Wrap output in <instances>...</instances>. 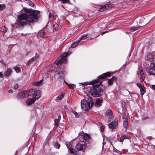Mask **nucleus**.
Here are the masks:
<instances>
[{"mask_svg":"<svg viewBox=\"0 0 155 155\" xmlns=\"http://www.w3.org/2000/svg\"><path fill=\"white\" fill-rule=\"evenodd\" d=\"M18 87V85L17 84H15L14 85V88L15 89H17Z\"/></svg>","mask_w":155,"mask_h":155,"instance_id":"nucleus-42","label":"nucleus"},{"mask_svg":"<svg viewBox=\"0 0 155 155\" xmlns=\"http://www.w3.org/2000/svg\"><path fill=\"white\" fill-rule=\"evenodd\" d=\"M14 69L15 71L17 73L20 72V68L17 66H15L14 67Z\"/></svg>","mask_w":155,"mask_h":155,"instance_id":"nucleus-35","label":"nucleus"},{"mask_svg":"<svg viewBox=\"0 0 155 155\" xmlns=\"http://www.w3.org/2000/svg\"><path fill=\"white\" fill-rule=\"evenodd\" d=\"M151 88L155 90V85H152L151 86Z\"/></svg>","mask_w":155,"mask_h":155,"instance_id":"nucleus-46","label":"nucleus"},{"mask_svg":"<svg viewBox=\"0 0 155 155\" xmlns=\"http://www.w3.org/2000/svg\"><path fill=\"white\" fill-rule=\"evenodd\" d=\"M34 59H34V57H33L31 59V60H30V61H33L34 60Z\"/></svg>","mask_w":155,"mask_h":155,"instance_id":"nucleus-47","label":"nucleus"},{"mask_svg":"<svg viewBox=\"0 0 155 155\" xmlns=\"http://www.w3.org/2000/svg\"><path fill=\"white\" fill-rule=\"evenodd\" d=\"M34 91L33 89H30L28 91H26L27 94H26V97H27L29 96H31V95H33V94H34V91Z\"/></svg>","mask_w":155,"mask_h":155,"instance_id":"nucleus-20","label":"nucleus"},{"mask_svg":"<svg viewBox=\"0 0 155 155\" xmlns=\"http://www.w3.org/2000/svg\"><path fill=\"white\" fill-rule=\"evenodd\" d=\"M64 81V82H66V81Z\"/></svg>","mask_w":155,"mask_h":155,"instance_id":"nucleus-56","label":"nucleus"},{"mask_svg":"<svg viewBox=\"0 0 155 155\" xmlns=\"http://www.w3.org/2000/svg\"><path fill=\"white\" fill-rule=\"evenodd\" d=\"M41 95V91L40 90H38L34 91L33 95V98L35 100L39 99Z\"/></svg>","mask_w":155,"mask_h":155,"instance_id":"nucleus-10","label":"nucleus"},{"mask_svg":"<svg viewBox=\"0 0 155 155\" xmlns=\"http://www.w3.org/2000/svg\"><path fill=\"white\" fill-rule=\"evenodd\" d=\"M72 112L73 113L74 115H75V117L76 118H78L79 117V115L78 114V113L72 110Z\"/></svg>","mask_w":155,"mask_h":155,"instance_id":"nucleus-37","label":"nucleus"},{"mask_svg":"<svg viewBox=\"0 0 155 155\" xmlns=\"http://www.w3.org/2000/svg\"><path fill=\"white\" fill-rule=\"evenodd\" d=\"M3 77V74L2 73V72H1L0 73V78H2Z\"/></svg>","mask_w":155,"mask_h":155,"instance_id":"nucleus-44","label":"nucleus"},{"mask_svg":"<svg viewBox=\"0 0 155 155\" xmlns=\"http://www.w3.org/2000/svg\"><path fill=\"white\" fill-rule=\"evenodd\" d=\"M137 85L140 89L141 95L143 96L146 92L145 88L144 86L140 83H137Z\"/></svg>","mask_w":155,"mask_h":155,"instance_id":"nucleus-11","label":"nucleus"},{"mask_svg":"<svg viewBox=\"0 0 155 155\" xmlns=\"http://www.w3.org/2000/svg\"><path fill=\"white\" fill-rule=\"evenodd\" d=\"M54 147L58 149H59L60 146V144L58 143V142L54 143Z\"/></svg>","mask_w":155,"mask_h":155,"instance_id":"nucleus-30","label":"nucleus"},{"mask_svg":"<svg viewBox=\"0 0 155 155\" xmlns=\"http://www.w3.org/2000/svg\"><path fill=\"white\" fill-rule=\"evenodd\" d=\"M59 27V25L58 24H55L53 26V30H54V29L56 30V29L58 28Z\"/></svg>","mask_w":155,"mask_h":155,"instance_id":"nucleus-36","label":"nucleus"},{"mask_svg":"<svg viewBox=\"0 0 155 155\" xmlns=\"http://www.w3.org/2000/svg\"><path fill=\"white\" fill-rule=\"evenodd\" d=\"M68 54V52L64 54L61 56L58 57L55 61V64L57 65L61 63L66 64L67 58Z\"/></svg>","mask_w":155,"mask_h":155,"instance_id":"nucleus-5","label":"nucleus"},{"mask_svg":"<svg viewBox=\"0 0 155 155\" xmlns=\"http://www.w3.org/2000/svg\"><path fill=\"white\" fill-rule=\"evenodd\" d=\"M127 114L126 112H124L123 113L122 117L123 120H127Z\"/></svg>","mask_w":155,"mask_h":155,"instance_id":"nucleus-25","label":"nucleus"},{"mask_svg":"<svg viewBox=\"0 0 155 155\" xmlns=\"http://www.w3.org/2000/svg\"><path fill=\"white\" fill-rule=\"evenodd\" d=\"M51 13H49V16H51Z\"/></svg>","mask_w":155,"mask_h":155,"instance_id":"nucleus-51","label":"nucleus"},{"mask_svg":"<svg viewBox=\"0 0 155 155\" xmlns=\"http://www.w3.org/2000/svg\"><path fill=\"white\" fill-rule=\"evenodd\" d=\"M123 136L124 139H129L130 138V136L129 135H125Z\"/></svg>","mask_w":155,"mask_h":155,"instance_id":"nucleus-39","label":"nucleus"},{"mask_svg":"<svg viewBox=\"0 0 155 155\" xmlns=\"http://www.w3.org/2000/svg\"><path fill=\"white\" fill-rule=\"evenodd\" d=\"M29 3V5L30 6H34L35 5L30 0H29L28 1Z\"/></svg>","mask_w":155,"mask_h":155,"instance_id":"nucleus-40","label":"nucleus"},{"mask_svg":"<svg viewBox=\"0 0 155 155\" xmlns=\"http://www.w3.org/2000/svg\"><path fill=\"white\" fill-rule=\"evenodd\" d=\"M12 73V70L10 68H8L4 72V75L6 76H8Z\"/></svg>","mask_w":155,"mask_h":155,"instance_id":"nucleus-21","label":"nucleus"},{"mask_svg":"<svg viewBox=\"0 0 155 155\" xmlns=\"http://www.w3.org/2000/svg\"><path fill=\"white\" fill-rule=\"evenodd\" d=\"M109 128L112 130L116 129L118 126V120L115 119L108 125Z\"/></svg>","mask_w":155,"mask_h":155,"instance_id":"nucleus-9","label":"nucleus"},{"mask_svg":"<svg viewBox=\"0 0 155 155\" xmlns=\"http://www.w3.org/2000/svg\"><path fill=\"white\" fill-rule=\"evenodd\" d=\"M123 124L125 127H127L128 125V120H123Z\"/></svg>","mask_w":155,"mask_h":155,"instance_id":"nucleus-29","label":"nucleus"},{"mask_svg":"<svg viewBox=\"0 0 155 155\" xmlns=\"http://www.w3.org/2000/svg\"><path fill=\"white\" fill-rule=\"evenodd\" d=\"M25 11L27 13H24L18 16L15 22L16 27L22 28L27 25L28 22L32 23L37 21L40 13L39 11H35L31 9H25Z\"/></svg>","mask_w":155,"mask_h":155,"instance_id":"nucleus-1","label":"nucleus"},{"mask_svg":"<svg viewBox=\"0 0 155 155\" xmlns=\"http://www.w3.org/2000/svg\"><path fill=\"white\" fill-rule=\"evenodd\" d=\"M6 6L5 4L2 5L0 4V10H2L5 8Z\"/></svg>","mask_w":155,"mask_h":155,"instance_id":"nucleus-33","label":"nucleus"},{"mask_svg":"<svg viewBox=\"0 0 155 155\" xmlns=\"http://www.w3.org/2000/svg\"><path fill=\"white\" fill-rule=\"evenodd\" d=\"M140 74L141 76L140 77V80L141 81H143L145 78V75L143 74V71H141Z\"/></svg>","mask_w":155,"mask_h":155,"instance_id":"nucleus-24","label":"nucleus"},{"mask_svg":"<svg viewBox=\"0 0 155 155\" xmlns=\"http://www.w3.org/2000/svg\"><path fill=\"white\" fill-rule=\"evenodd\" d=\"M61 116H58V119H55L54 120L55 124L57 126H58L59 125L58 122H59L60 120Z\"/></svg>","mask_w":155,"mask_h":155,"instance_id":"nucleus-28","label":"nucleus"},{"mask_svg":"<svg viewBox=\"0 0 155 155\" xmlns=\"http://www.w3.org/2000/svg\"><path fill=\"white\" fill-rule=\"evenodd\" d=\"M87 36V34H85L83 35L80 38V39L79 40L80 41L81 40L84 39Z\"/></svg>","mask_w":155,"mask_h":155,"instance_id":"nucleus-38","label":"nucleus"},{"mask_svg":"<svg viewBox=\"0 0 155 155\" xmlns=\"http://www.w3.org/2000/svg\"><path fill=\"white\" fill-rule=\"evenodd\" d=\"M80 42V41L78 40L77 41L74 42L71 45V47L72 48H74L77 47Z\"/></svg>","mask_w":155,"mask_h":155,"instance_id":"nucleus-22","label":"nucleus"},{"mask_svg":"<svg viewBox=\"0 0 155 155\" xmlns=\"http://www.w3.org/2000/svg\"><path fill=\"white\" fill-rule=\"evenodd\" d=\"M106 117L108 118L109 122H110L114 118L112 115V112L110 109L107 110L105 112Z\"/></svg>","mask_w":155,"mask_h":155,"instance_id":"nucleus-8","label":"nucleus"},{"mask_svg":"<svg viewBox=\"0 0 155 155\" xmlns=\"http://www.w3.org/2000/svg\"><path fill=\"white\" fill-rule=\"evenodd\" d=\"M108 32V31H105L103 32H102V33H101V35H103L104 34V33H106V32Z\"/></svg>","mask_w":155,"mask_h":155,"instance_id":"nucleus-48","label":"nucleus"},{"mask_svg":"<svg viewBox=\"0 0 155 155\" xmlns=\"http://www.w3.org/2000/svg\"><path fill=\"white\" fill-rule=\"evenodd\" d=\"M45 34V31L44 30H42L40 31L38 33V36L43 37L44 36Z\"/></svg>","mask_w":155,"mask_h":155,"instance_id":"nucleus-23","label":"nucleus"},{"mask_svg":"<svg viewBox=\"0 0 155 155\" xmlns=\"http://www.w3.org/2000/svg\"><path fill=\"white\" fill-rule=\"evenodd\" d=\"M146 70L150 75H155V61L151 63L150 67L146 68Z\"/></svg>","mask_w":155,"mask_h":155,"instance_id":"nucleus-7","label":"nucleus"},{"mask_svg":"<svg viewBox=\"0 0 155 155\" xmlns=\"http://www.w3.org/2000/svg\"><path fill=\"white\" fill-rule=\"evenodd\" d=\"M93 104V101L91 98H88L87 101L84 99L81 101V106L82 109L87 110L91 108Z\"/></svg>","mask_w":155,"mask_h":155,"instance_id":"nucleus-3","label":"nucleus"},{"mask_svg":"<svg viewBox=\"0 0 155 155\" xmlns=\"http://www.w3.org/2000/svg\"><path fill=\"white\" fill-rule=\"evenodd\" d=\"M125 33L127 34H129L130 33V32L129 31H126L125 32Z\"/></svg>","mask_w":155,"mask_h":155,"instance_id":"nucleus-49","label":"nucleus"},{"mask_svg":"<svg viewBox=\"0 0 155 155\" xmlns=\"http://www.w3.org/2000/svg\"><path fill=\"white\" fill-rule=\"evenodd\" d=\"M43 80H41L37 82H34L33 84V85L37 86L41 85L43 84Z\"/></svg>","mask_w":155,"mask_h":155,"instance_id":"nucleus-18","label":"nucleus"},{"mask_svg":"<svg viewBox=\"0 0 155 155\" xmlns=\"http://www.w3.org/2000/svg\"><path fill=\"white\" fill-rule=\"evenodd\" d=\"M103 101V99L102 98H97L95 103V106L97 107H99L102 105Z\"/></svg>","mask_w":155,"mask_h":155,"instance_id":"nucleus-13","label":"nucleus"},{"mask_svg":"<svg viewBox=\"0 0 155 155\" xmlns=\"http://www.w3.org/2000/svg\"><path fill=\"white\" fill-rule=\"evenodd\" d=\"M91 39H94V38H91Z\"/></svg>","mask_w":155,"mask_h":155,"instance_id":"nucleus-55","label":"nucleus"},{"mask_svg":"<svg viewBox=\"0 0 155 155\" xmlns=\"http://www.w3.org/2000/svg\"><path fill=\"white\" fill-rule=\"evenodd\" d=\"M82 144L78 143L76 145L75 148L77 151H81L84 152L85 151L87 147V144L85 141L84 142V144L82 143Z\"/></svg>","mask_w":155,"mask_h":155,"instance_id":"nucleus-6","label":"nucleus"},{"mask_svg":"<svg viewBox=\"0 0 155 155\" xmlns=\"http://www.w3.org/2000/svg\"><path fill=\"white\" fill-rule=\"evenodd\" d=\"M117 2H114V4H107L105 5L102 6L99 9V11L100 12H102L105 10H107L110 7L112 8L113 7L114 5L117 4H121L124 2V0H116Z\"/></svg>","mask_w":155,"mask_h":155,"instance_id":"nucleus-4","label":"nucleus"},{"mask_svg":"<svg viewBox=\"0 0 155 155\" xmlns=\"http://www.w3.org/2000/svg\"><path fill=\"white\" fill-rule=\"evenodd\" d=\"M124 139H124V136H121L120 138V142H122L124 140Z\"/></svg>","mask_w":155,"mask_h":155,"instance_id":"nucleus-41","label":"nucleus"},{"mask_svg":"<svg viewBox=\"0 0 155 155\" xmlns=\"http://www.w3.org/2000/svg\"><path fill=\"white\" fill-rule=\"evenodd\" d=\"M35 100L31 98H29L26 101V104L27 106H29L33 104L35 102Z\"/></svg>","mask_w":155,"mask_h":155,"instance_id":"nucleus-16","label":"nucleus"},{"mask_svg":"<svg viewBox=\"0 0 155 155\" xmlns=\"http://www.w3.org/2000/svg\"><path fill=\"white\" fill-rule=\"evenodd\" d=\"M65 83L66 84H67L68 85V84H68V83L67 82H65Z\"/></svg>","mask_w":155,"mask_h":155,"instance_id":"nucleus-52","label":"nucleus"},{"mask_svg":"<svg viewBox=\"0 0 155 155\" xmlns=\"http://www.w3.org/2000/svg\"><path fill=\"white\" fill-rule=\"evenodd\" d=\"M62 73H58L55 75L54 76V77L55 78L57 79H58L62 77Z\"/></svg>","mask_w":155,"mask_h":155,"instance_id":"nucleus-26","label":"nucleus"},{"mask_svg":"<svg viewBox=\"0 0 155 155\" xmlns=\"http://www.w3.org/2000/svg\"><path fill=\"white\" fill-rule=\"evenodd\" d=\"M27 94L26 91H25L19 93L17 95L16 97L18 99H22L24 97H26V94Z\"/></svg>","mask_w":155,"mask_h":155,"instance_id":"nucleus-12","label":"nucleus"},{"mask_svg":"<svg viewBox=\"0 0 155 155\" xmlns=\"http://www.w3.org/2000/svg\"><path fill=\"white\" fill-rule=\"evenodd\" d=\"M62 7H64L63 6V5H62Z\"/></svg>","mask_w":155,"mask_h":155,"instance_id":"nucleus-54","label":"nucleus"},{"mask_svg":"<svg viewBox=\"0 0 155 155\" xmlns=\"http://www.w3.org/2000/svg\"><path fill=\"white\" fill-rule=\"evenodd\" d=\"M117 78L114 76H113L110 79H108V83L110 85H112L113 84V82L116 81Z\"/></svg>","mask_w":155,"mask_h":155,"instance_id":"nucleus-15","label":"nucleus"},{"mask_svg":"<svg viewBox=\"0 0 155 155\" xmlns=\"http://www.w3.org/2000/svg\"><path fill=\"white\" fill-rule=\"evenodd\" d=\"M99 35H98V36H96L95 37V38H96L97 37H98V36H99Z\"/></svg>","mask_w":155,"mask_h":155,"instance_id":"nucleus-53","label":"nucleus"},{"mask_svg":"<svg viewBox=\"0 0 155 155\" xmlns=\"http://www.w3.org/2000/svg\"><path fill=\"white\" fill-rule=\"evenodd\" d=\"M147 60L149 61H152L153 59V55L151 54L150 53L147 55Z\"/></svg>","mask_w":155,"mask_h":155,"instance_id":"nucleus-19","label":"nucleus"},{"mask_svg":"<svg viewBox=\"0 0 155 155\" xmlns=\"http://www.w3.org/2000/svg\"><path fill=\"white\" fill-rule=\"evenodd\" d=\"M137 28L136 27H132L130 28V30L131 31H134L137 30Z\"/></svg>","mask_w":155,"mask_h":155,"instance_id":"nucleus-34","label":"nucleus"},{"mask_svg":"<svg viewBox=\"0 0 155 155\" xmlns=\"http://www.w3.org/2000/svg\"><path fill=\"white\" fill-rule=\"evenodd\" d=\"M8 92L9 93H13V91L12 90V89H10V90H9L8 91Z\"/></svg>","mask_w":155,"mask_h":155,"instance_id":"nucleus-45","label":"nucleus"},{"mask_svg":"<svg viewBox=\"0 0 155 155\" xmlns=\"http://www.w3.org/2000/svg\"><path fill=\"white\" fill-rule=\"evenodd\" d=\"M68 87L70 89H73L75 87V85L73 84H68Z\"/></svg>","mask_w":155,"mask_h":155,"instance_id":"nucleus-32","label":"nucleus"},{"mask_svg":"<svg viewBox=\"0 0 155 155\" xmlns=\"http://www.w3.org/2000/svg\"><path fill=\"white\" fill-rule=\"evenodd\" d=\"M17 151H16L15 153V155H17Z\"/></svg>","mask_w":155,"mask_h":155,"instance_id":"nucleus-50","label":"nucleus"},{"mask_svg":"<svg viewBox=\"0 0 155 155\" xmlns=\"http://www.w3.org/2000/svg\"><path fill=\"white\" fill-rule=\"evenodd\" d=\"M66 145L68 148L69 150L71 153L74 155H76L77 151H76V150H75L72 147H70V146L68 145V144H66Z\"/></svg>","mask_w":155,"mask_h":155,"instance_id":"nucleus-14","label":"nucleus"},{"mask_svg":"<svg viewBox=\"0 0 155 155\" xmlns=\"http://www.w3.org/2000/svg\"><path fill=\"white\" fill-rule=\"evenodd\" d=\"M104 127L103 126H101L100 127V129H101V131H103L104 130Z\"/></svg>","mask_w":155,"mask_h":155,"instance_id":"nucleus-43","label":"nucleus"},{"mask_svg":"<svg viewBox=\"0 0 155 155\" xmlns=\"http://www.w3.org/2000/svg\"><path fill=\"white\" fill-rule=\"evenodd\" d=\"M58 1L62 2V3L64 4L66 3H68L70 2V1L69 0H58Z\"/></svg>","mask_w":155,"mask_h":155,"instance_id":"nucleus-31","label":"nucleus"},{"mask_svg":"<svg viewBox=\"0 0 155 155\" xmlns=\"http://www.w3.org/2000/svg\"><path fill=\"white\" fill-rule=\"evenodd\" d=\"M64 94L62 93L60 95H59L57 98L56 100H59L62 99L64 97Z\"/></svg>","mask_w":155,"mask_h":155,"instance_id":"nucleus-27","label":"nucleus"},{"mask_svg":"<svg viewBox=\"0 0 155 155\" xmlns=\"http://www.w3.org/2000/svg\"><path fill=\"white\" fill-rule=\"evenodd\" d=\"M112 74V73L110 72L104 73L99 76L97 80L89 83L85 82L84 84H92V86L91 87L89 91V93L93 97H100L101 95V93L103 92L105 89V86L101 84L102 82V79L106 78L107 77L110 76Z\"/></svg>","mask_w":155,"mask_h":155,"instance_id":"nucleus-2","label":"nucleus"},{"mask_svg":"<svg viewBox=\"0 0 155 155\" xmlns=\"http://www.w3.org/2000/svg\"><path fill=\"white\" fill-rule=\"evenodd\" d=\"M84 140L85 141L87 140L90 138V137L89 135L87 134H84L81 135Z\"/></svg>","mask_w":155,"mask_h":155,"instance_id":"nucleus-17","label":"nucleus"}]
</instances>
